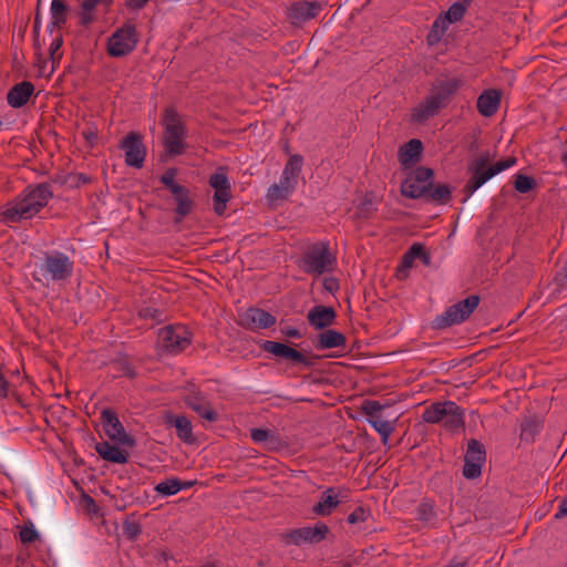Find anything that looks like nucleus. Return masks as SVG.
<instances>
[{"label": "nucleus", "instance_id": "nucleus-48", "mask_svg": "<svg viewBox=\"0 0 567 567\" xmlns=\"http://www.w3.org/2000/svg\"><path fill=\"white\" fill-rule=\"evenodd\" d=\"M209 185L215 189H230L228 177L224 173H215L209 177Z\"/></svg>", "mask_w": 567, "mask_h": 567}, {"label": "nucleus", "instance_id": "nucleus-46", "mask_svg": "<svg viewBox=\"0 0 567 567\" xmlns=\"http://www.w3.org/2000/svg\"><path fill=\"white\" fill-rule=\"evenodd\" d=\"M382 408L383 406L380 404V402L374 400H364L361 406L362 412L364 413V415L368 416V419L381 416L380 411L382 410Z\"/></svg>", "mask_w": 567, "mask_h": 567}, {"label": "nucleus", "instance_id": "nucleus-63", "mask_svg": "<svg viewBox=\"0 0 567 567\" xmlns=\"http://www.w3.org/2000/svg\"><path fill=\"white\" fill-rule=\"evenodd\" d=\"M195 481H181L182 489L190 488L195 485Z\"/></svg>", "mask_w": 567, "mask_h": 567}, {"label": "nucleus", "instance_id": "nucleus-41", "mask_svg": "<svg viewBox=\"0 0 567 567\" xmlns=\"http://www.w3.org/2000/svg\"><path fill=\"white\" fill-rule=\"evenodd\" d=\"M515 189L520 194H526L536 187V181L532 176L517 174L514 182Z\"/></svg>", "mask_w": 567, "mask_h": 567}, {"label": "nucleus", "instance_id": "nucleus-50", "mask_svg": "<svg viewBox=\"0 0 567 567\" xmlns=\"http://www.w3.org/2000/svg\"><path fill=\"white\" fill-rule=\"evenodd\" d=\"M19 536H20V540L23 544L33 543V542H35L40 537L39 533L33 527L32 524L30 526L22 527L20 533H19Z\"/></svg>", "mask_w": 567, "mask_h": 567}, {"label": "nucleus", "instance_id": "nucleus-38", "mask_svg": "<svg viewBox=\"0 0 567 567\" xmlns=\"http://www.w3.org/2000/svg\"><path fill=\"white\" fill-rule=\"evenodd\" d=\"M112 369L116 377H127L130 379H134L136 377L134 367L126 359L113 361Z\"/></svg>", "mask_w": 567, "mask_h": 567}, {"label": "nucleus", "instance_id": "nucleus-27", "mask_svg": "<svg viewBox=\"0 0 567 567\" xmlns=\"http://www.w3.org/2000/svg\"><path fill=\"white\" fill-rule=\"evenodd\" d=\"M95 450L99 455L107 462L125 464L128 461V454L126 452L109 442L97 443Z\"/></svg>", "mask_w": 567, "mask_h": 567}, {"label": "nucleus", "instance_id": "nucleus-49", "mask_svg": "<svg viewBox=\"0 0 567 567\" xmlns=\"http://www.w3.org/2000/svg\"><path fill=\"white\" fill-rule=\"evenodd\" d=\"M92 182L91 176L83 173H69V187L79 188Z\"/></svg>", "mask_w": 567, "mask_h": 567}, {"label": "nucleus", "instance_id": "nucleus-39", "mask_svg": "<svg viewBox=\"0 0 567 567\" xmlns=\"http://www.w3.org/2000/svg\"><path fill=\"white\" fill-rule=\"evenodd\" d=\"M447 23L445 22V20L442 19V17L437 18L433 24H432V28L427 34V42L430 44H434L436 42H439L442 37L444 35L446 29H447Z\"/></svg>", "mask_w": 567, "mask_h": 567}, {"label": "nucleus", "instance_id": "nucleus-47", "mask_svg": "<svg viewBox=\"0 0 567 567\" xmlns=\"http://www.w3.org/2000/svg\"><path fill=\"white\" fill-rule=\"evenodd\" d=\"M484 463L480 462H470L468 460H464L463 475L468 480L477 478L482 473V465Z\"/></svg>", "mask_w": 567, "mask_h": 567}, {"label": "nucleus", "instance_id": "nucleus-51", "mask_svg": "<svg viewBox=\"0 0 567 567\" xmlns=\"http://www.w3.org/2000/svg\"><path fill=\"white\" fill-rule=\"evenodd\" d=\"M375 212L374 204L371 199L365 198L358 207H357V216L359 218H369Z\"/></svg>", "mask_w": 567, "mask_h": 567}, {"label": "nucleus", "instance_id": "nucleus-5", "mask_svg": "<svg viewBox=\"0 0 567 567\" xmlns=\"http://www.w3.org/2000/svg\"><path fill=\"white\" fill-rule=\"evenodd\" d=\"M334 264L336 257L331 254L329 244L319 241L306 250L301 268L306 274L322 275L331 271Z\"/></svg>", "mask_w": 567, "mask_h": 567}, {"label": "nucleus", "instance_id": "nucleus-9", "mask_svg": "<svg viewBox=\"0 0 567 567\" xmlns=\"http://www.w3.org/2000/svg\"><path fill=\"white\" fill-rule=\"evenodd\" d=\"M74 264L61 251L45 252L41 265L42 275L52 281H64L73 275Z\"/></svg>", "mask_w": 567, "mask_h": 567}, {"label": "nucleus", "instance_id": "nucleus-36", "mask_svg": "<svg viewBox=\"0 0 567 567\" xmlns=\"http://www.w3.org/2000/svg\"><path fill=\"white\" fill-rule=\"evenodd\" d=\"M436 512L434 504L430 501H423L416 508V518L424 524H432L435 520Z\"/></svg>", "mask_w": 567, "mask_h": 567}, {"label": "nucleus", "instance_id": "nucleus-40", "mask_svg": "<svg viewBox=\"0 0 567 567\" xmlns=\"http://www.w3.org/2000/svg\"><path fill=\"white\" fill-rule=\"evenodd\" d=\"M230 189H218L214 194V210L221 216L226 210V204L230 199Z\"/></svg>", "mask_w": 567, "mask_h": 567}, {"label": "nucleus", "instance_id": "nucleus-7", "mask_svg": "<svg viewBox=\"0 0 567 567\" xmlns=\"http://www.w3.org/2000/svg\"><path fill=\"white\" fill-rule=\"evenodd\" d=\"M478 296H468L466 299L449 307L442 315L437 316L433 321V328L445 329L465 321L478 307Z\"/></svg>", "mask_w": 567, "mask_h": 567}, {"label": "nucleus", "instance_id": "nucleus-55", "mask_svg": "<svg viewBox=\"0 0 567 567\" xmlns=\"http://www.w3.org/2000/svg\"><path fill=\"white\" fill-rule=\"evenodd\" d=\"M411 247L419 248V254L415 255V259L419 258L425 266L431 264V255L425 250V247L422 244L415 243Z\"/></svg>", "mask_w": 567, "mask_h": 567}, {"label": "nucleus", "instance_id": "nucleus-33", "mask_svg": "<svg viewBox=\"0 0 567 567\" xmlns=\"http://www.w3.org/2000/svg\"><path fill=\"white\" fill-rule=\"evenodd\" d=\"M464 460L484 463L486 460L484 445L475 439L470 440Z\"/></svg>", "mask_w": 567, "mask_h": 567}, {"label": "nucleus", "instance_id": "nucleus-15", "mask_svg": "<svg viewBox=\"0 0 567 567\" xmlns=\"http://www.w3.org/2000/svg\"><path fill=\"white\" fill-rule=\"evenodd\" d=\"M323 6L320 1L299 0L288 9V18L293 25H300L319 16Z\"/></svg>", "mask_w": 567, "mask_h": 567}, {"label": "nucleus", "instance_id": "nucleus-12", "mask_svg": "<svg viewBox=\"0 0 567 567\" xmlns=\"http://www.w3.org/2000/svg\"><path fill=\"white\" fill-rule=\"evenodd\" d=\"M159 343L169 353H179L190 344L189 332L183 326H167L159 330Z\"/></svg>", "mask_w": 567, "mask_h": 567}, {"label": "nucleus", "instance_id": "nucleus-10", "mask_svg": "<svg viewBox=\"0 0 567 567\" xmlns=\"http://www.w3.org/2000/svg\"><path fill=\"white\" fill-rule=\"evenodd\" d=\"M137 42L136 27L132 23H126L109 38L107 52L114 58L126 56L136 48Z\"/></svg>", "mask_w": 567, "mask_h": 567}, {"label": "nucleus", "instance_id": "nucleus-45", "mask_svg": "<svg viewBox=\"0 0 567 567\" xmlns=\"http://www.w3.org/2000/svg\"><path fill=\"white\" fill-rule=\"evenodd\" d=\"M176 168H168L162 176L161 183L169 189L171 193H177L179 190L181 184L175 182Z\"/></svg>", "mask_w": 567, "mask_h": 567}, {"label": "nucleus", "instance_id": "nucleus-6", "mask_svg": "<svg viewBox=\"0 0 567 567\" xmlns=\"http://www.w3.org/2000/svg\"><path fill=\"white\" fill-rule=\"evenodd\" d=\"M329 534V526L326 523L318 522L313 527L303 526L289 529L281 534L280 538L281 542L287 546L317 545L324 540Z\"/></svg>", "mask_w": 567, "mask_h": 567}, {"label": "nucleus", "instance_id": "nucleus-29", "mask_svg": "<svg viewBox=\"0 0 567 567\" xmlns=\"http://www.w3.org/2000/svg\"><path fill=\"white\" fill-rule=\"evenodd\" d=\"M423 199L426 203H434L439 205L447 204L452 199V189L449 185L437 184L429 186Z\"/></svg>", "mask_w": 567, "mask_h": 567}, {"label": "nucleus", "instance_id": "nucleus-58", "mask_svg": "<svg viewBox=\"0 0 567 567\" xmlns=\"http://www.w3.org/2000/svg\"><path fill=\"white\" fill-rule=\"evenodd\" d=\"M40 28H41V16H40V10L37 9L34 22H33V33L35 37V41L39 38Z\"/></svg>", "mask_w": 567, "mask_h": 567}, {"label": "nucleus", "instance_id": "nucleus-61", "mask_svg": "<svg viewBox=\"0 0 567 567\" xmlns=\"http://www.w3.org/2000/svg\"><path fill=\"white\" fill-rule=\"evenodd\" d=\"M565 516H567V499L561 501L558 512L555 514V517L557 519L563 518Z\"/></svg>", "mask_w": 567, "mask_h": 567}, {"label": "nucleus", "instance_id": "nucleus-60", "mask_svg": "<svg viewBox=\"0 0 567 567\" xmlns=\"http://www.w3.org/2000/svg\"><path fill=\"white\" fill-rule=\"evenodd\" d=\"M282 332H284V334H286L289 338L300 339L303 337V334L297 328L289 327V328L282 330Z\"/></svg>", "mask_w": 567, "mask_h": 567}, {"label": "nucleus", "instance_id": "nucleus-28", "mask_svg": "<svg viewBox=\"0 0 567 567\" xmlns=\"http://www.w3.org/2000/svg\"><path fill=\"white\" fill-rule=\"evenodd\" d=\"M340 501L333 487L327 488L320 501L312 507V513L319 516H328L339 505Z\"/></svg>", "mask_w": 567, "mask_h": 567}, {"label": "nucleus", "instance_id": "nucleus-26", "mask_svg": "<svg viewBox=\"0 0 567 567\" xmlns=\"http://www.w3.org/2000/svg\"><path fill=\"white\" fill-rule=\"evenodd\" d=\"M346 336L337 330L328 329L317 336L315 348L317 350H326L346 347Z\"/></svg>", "mask_w": 567, "mask_h": 567}, {"label": "nucleus", "instance_id": "nucleus-11", "mask_svg": "<svg viewBox=\"0 0 567 567\" xmlns=\"http://www.w3.org/2000/svg\"><path fill=\"white\" fill-rule=\"evenodd\" d=\"M434 172L432 168L419 166L413 169L401 184V193L404 197L419 199L426 194L432 186Z\"/></svg>", "mask_w": 567, "mask_h": 567}, {"label": "nucleus", "instance_id": "nucleus-24", "mask_svg": "<svg viewBox=\"0 0 567 567\" xmlns=\"http://www.w3.org/2000/svg\"><path fill=\"white\" fill-rule=\"evenodd\" d=\"M176 203L175 208V223H181L194 209L195 203L190 196V190L181 186L177 193H172Z\"/></svg>", "mask_w": 567, "mask_h": 567}, {"label": "nucleus", "instance_id": "nucleus-44", "mask_svg": "<svg viewBox=\"0 0 567 567\" xmlns=\"http://www.w3.org/2000/svg\"><path fill=\"white\" fill-rule=\"evenodd\" d=\"M250 437L255 443H269L276 442L274 433L268 429H251Z\"/></svg>", "mask_w": 567, "mask_h": 567}, {"label": "nucleus", "instance_id": "nucleus-25", "mask_svg": "<svg viewBox=\"0 0 567 567\" xmlns=\"http://www.w3.org/2000/svg\"><path fill=\"white\" fill-rule=\"evenodd\" d=\"M501 103V93L497 90H485L477 99L476 107L483 116L494 115Z\"/></svg>", "mask_w": 567, "mask_h": 567}, {"label": "nucleus", "instance_id": "nucleus-31", "mask_svg": "<svg viewBox=\"0 0 567 567\" xmlns=\"http://www.w3.org/2000/svg\"><path fill=\"white\" fill-rule=\"evenodd\" d=\"M50 11L51 22L49 24V30L52 33L54 29H59L66 22L68 6L63 0H52Z\"/></svg>", "mask_w": 567, "mask_h": 567}, {"label": "nucleus", "instance_id": "nucleus-4", "mask_svg": "<svg viewBox=\"0 0 567 567\" xmlns=\"http://www.w3.org/2000/svg\"><path fill=\"white\" fill-rule=\"evenodd\" d=\"M164 125V147L168 155L176 156L184 153L187 147L185 141V125L174 109H167L163 120Z\"/></svg>", "mask_w": 567, "mask_h": 567}, {"label": "nucleus", "instance_id": "nucleus-16", "mask_svg": "<svg viewBox=\"0 0 567 567\" xmlns=\"http://www.w3.org/2000/svg\"><path fill=\"white\" fill-rule=\"evenodd\" d=\"M239 323L250 330L267 329L276 323V317L262 309L249 308L240 316Z\"/></svg>", "mask_w": 567, "mask_h": 567}, {"label": "nucleus", "instance_id": "nucleus-18", "mask_svg": "<svg viewBox=\"0 0 567 567\" xmlns=\"http://www.w3.org/2000/svg\"><path fill=\"white\" fill-rule=\"evenodd\" d=\"M337 313L332 307L315 306L307 315V319L315 329H324L336 320Z\"/></svg>", "mask_w": 567, "mask_h": 567}, {"label": "nucleus", "instance_id": "nucleus-19", "mask_svg": "<svg viewBox=\"0 0 567 567\" xmlns=\"http://www.w3.org/2000/svg\"><path fill=\"white\" fill-rule=\"evenodd\" d=\"M34 92V85L29 81H22L13 85L8 94L7 101L11 107L19 109L27 104Z\"/></svg>", "mask_w": 567, "mask_h": 567}, {"label": "nucleus", "instance_id": "nucleus-62", "mask_svg": "<svg viewBox=\"0 0 567 567\" xmlns=\"http://www.w3.org/2000/svg\"><path fill=\"white\" fill-rule=\"evenodd\" d=\"M324 288L329 291H333L336 289H338L339 285L337 282V280L334 278H327L324 280Z\"/></svg>", "mask_w": 567, "mask_h": 567}, {"label": "nucleus", "instance_id": "nucleus-57", "mask_svg": "<svg viewBox=\"0 0 567 567\" xmlns=\"http://www.w3.org/2000/svg\"><path fill=\"white\" fill-rule=\"evenodd\" d=\"M150 0H125L126 7L133 10L143 9Z\"/></svg>", "mask_w": 567, "mask_h": 567}, {"label": "nucleus", "instance_id": "nucleus-2", "mask_svg": "<svg viewBox=\"0 0 567 567\" xmlns=\"http://www.w3.org/2000/svg\"><path fill=\"white\" fill-rule=\"evenodd\" d=\"M462 84L458 78L440 79L433 82L429 95L412 110V122L421 124L437 115L447 106Z\"/></svg>", "mask_w": 567, "mask_h": 567}, {"label": "nucleus", "instance_id": "nucleus-1", "mask_svg": "<svg viewBox=\"0 0 567 567\" xmlns=\"http://www.w3.org/2000/svg\"><path fill=\"white\" fill-rule=\"evenodd\" d=\"M53 197L50 183L27 186L21 194L6 204L0 210L3 223H20L31 219L44 208Z\"/></svg>", "mask_w": 567, "mask_h": 567}, {"label": "nucleus", "instance_id": "nucleus-21", "mask_svg": "<svg viewBox=\"0 0 567 567\" xmlns=\"http://www.w3.org/2000/svg\"><path fill=\"white\" fill-rule=\"evenodd\" d=\"M165 424L176 429L177 436L185 443L192 444L195 441L193 435V426L185 415H174L167 413L165 415Z\"/></svg>", "mask_w": 567, "mask_h": 567}, {"label": "nucleus", "instance_id": "nucleus-52", "mask_svg": "<svg viewBox=\"0 0 567 567\" xmlns=\"http://www.w3.org/2000/svg\"><path fill=\"white\" fill-rule=\"evenodd\" d=\"M123 533L128 539H135L141 533V525L136 522H125L123 525Z\"/></svg>", "mask_w": 567, "mask_h": 567}, {"label": "nucleus", "instance_id": "nucleus-13", "mask_svg": "<svg viewBox=\"0 0 567 567\" xmlns=\"http://www.w3.org/2000/svg\"><path fill=\"white\" fill-rule=\"evenodd\" d=\"M120 148L125 153V164L131 167L142 168L146 157V147L140 133L130 132L121 141Z\"/></svg>", "mask_w": 567, "mask_h": 567}, {"label": "nucleus", "instance_id": "nucleus-37", "mask_svg": "<svg viewBox=\"0 0 567 567\" xmlns=\"http://www.w3.org/2000/svg\"><path fill=\"white\" fill-rule=\"evenodd\" d=\"M155 491L164 496L175 495L179 491H182L181 480L172 477L164 482H161L155 486Z\"/></svg>", "mask_w": 567, "mask_h": 567}, {"label": "nucleus", "instance_id": "nucleus-42", "mask_svg": "<svg viewBox=\"0 0 567 567\" xmlns=\"http://www.w3.org/2000/svg\"><path fill=\"white\" fill-rule=\"evenodd\" d=\"M417 247H410L409 250L403 255L401 265L398 269V276L401 278L406 276V271L412 268L415 260V255L419 254Z\"/></svg>", "mask_w": 567, "mask_h": 567}, {"label": "nucleus", "instance_id": "nucleus-17", "mask_svg": "<svg viewBox=\"0 0 567 567\" xmlns=\"http://www.w3.org/2000/svg\"><path fill=\"white\" fill-rule=\"evenodd\" d=\"M185 403L200 417L215 422L217 420V413L212 408L209 401L200 393L193 392L185 398Z\"/></svg>", "mask_w": 567, "mask_h": 567}, {"label": "nucleus", "instance_id": "nucleus-30", "mask_svg": "<svg viewBox=\"0 0 567 567\" xmlns=\"http://www.w3.org/2000/svg\"><path fill=\"white\" fill-rule=\"evenodd\" d=\"M453 408L454 409H451L450 411H447L449 414L446 415L442 425L447 431L457 432L460 430H463L465 426V420H464L465 411H464V409L458 406L455 402L453 403Z\"/></svg>", "mask_w": 567, "mask_h": 567}, {"label": "nucleus", "instance_id": "nucleus-54", "mask_svg": "<svg viewBox=\"0 0 567 567\" xmlns=\"http://www.w3.org/2000/svg\"><path fill=\"white\" fill-rule=\"evenodd\" d=\"M367 519V512L363 507H357L349 516L348 523L357 524Z\"/></svg>", "mask_w": 567, "mask_h": 567}, {"label": "nucleus", "instance_id": "nucleus-34", "mask_svg": "<svg viewBox=\"0 0 567 567\" xmlns=\"http://www.w3.org/2000/svg\"><path fill=\"white\" fill-rule=\"evenodd\" d=\"M371 426L380 434L383 444H386L390 435L394 431V426L391 422L383 420L381 416L374 419H368Z\"/></svg>", "mask_w": 567, "mask_h": 567}, {"label": "nucleus", "instance_id": "nucleus-3", "mask_svg": "<svg viewBox=\"0 0 567 567\" xmlns=\"http://www.w3.org/2000/svg\"><path fill=\"white\" fill-rule=\"evenodd\" d=\"M493 157V154L487 151L470 163L468 169L472 176L464 187V190L467 192L468 195H472L492 177L512 167L516 163V158L509 156L506 159L491 164Z\"/></svg>", "mask_w": 567, "mask_h": 567}, {"label": "nucleus", "instance_id": "nucleus-32", "mask_svg": "<svg viewBox=\"0 0 567 567\" xmlns=\"http://www.w3.org/2000/svg\"><path fill=\"white\" fill-rule=\"evenodd\" d=\"M112 0H83L81 3V11L79 13L80 23L84 27L90 25L96 20L94 13L95 8L100 3L109 4Z\"/></svg>", "mask_w": 567, "mask_h": 567}, {"label": "nucleus", "instance_id": "nucleus-22", "mask_svg": "<svg viewBox=\"0 0 567 567\" xmlns=\"http://www.w3.org/2000/svg\"><path fill=\"white\" fill-rule=\"evenodd\" d=\"M423 144L417 138H412L399 150V162L405 168L413 166L421 158Z\"/></svg>", "mask_w": 567, "mask_h": 567}, {"label": "nucleus", "instance_id": "nucleus-23", "mask_svg": "<svg viewBox=\"0 0 567 567\" xmlns=\"http://www.w3.org/2000/svg\"><path fill=\"white\" fill-rule=\"evenodd\" d=\"M454 401H437L426 406L422 413V420L425 423L437 424L444 422L446 415L453 408Z\"/></svg>", "mask_w": 567, "mask_h": 567}, {"label": "nucleus", "instance_id": "nucleus-14", "mask_svg": "<svg viewBox=\"0 0 567 567\" xmlns=\"http://www.w3.org/2000/svg\"><path fill=\"white\" fill-rule=\"evenodd\" d=\"M101 420L103 429L111 440L127 446H133L135 444L134 439L125 432L117 414L113 410H103L101 413Z\"/></svg>", "mask_w": 567, "mask_h": 567}, {"label": "nucleus", "instance_id": "nucleus-20", "mask_svg": "<svg viewBox=\"0 0 567 567\" xmlns=\"http://www.w3.org/2000/svg\"><path fill=\"white\" fill-rule=\"evenodd\" d=\"M297 181L281 174L280 181L272 184L267 190V199L270 203L287 199L296 189Z\"/></svg>", "mask_w": 567, "mask_h": 567}, {"label": "nucleus", "instance_id": "nucleus-64", "mask_svg": "<svg viewBox=\"0 0 567 567\" xmlns=\"http://www.w3.org/2000/svg\"><path fill=\"white\" fill-rule=\"evenodd\" d=\"M473 0H460L457 1L456 3H463L465 6V10L467 9V7L471 4Z\"/></svg>", "mask_w": 567, "mask_h": 567}, {"label": "nucleus", "instance_id": "nucleus-53", "mask_svg": "<svg viewBox=\"0 0 567 567\" xmlns=\"http://www.w3.org/2000/svg\"><path fill=\"white\" fill-rule=\"evenodd\" d=\"M162 311L153 307H143L138 311V316L143 319H152L154 321L162 320Z\"/></svg>", "mask_w": 567, "mask_h": 567}, {"label": "nucleus", "instance_id": "nucleus-59", "mask_svg": "<svg viewBox=\"0 0 567 567\" xmlns=\"http://www.w3.org/2000/svg\"><path fill=\"white\" fill-rule=\"evenodd\" d=\"M63 43L62 37L58 35L50 45V54L53 58L55 52L61 48Z\"/></svg>", "mask_w": 567, "mask_h": 567}, {"label": "nucleus", "instance_id": "nucleus-8", "mask_svg": "<svg viewBox=\"0 0 567 567\" xmlns=\"http://www.w3.org/2000/svg\"><path fill=\"white\" fill-rule=\"evenodd\" d=\"M261 349L272 354L277 360H284L292 365H302L308 369L313 368L317 360L320 359L318 354L306 355L286 343L271 340L264 341Z\"/></svg>", "mask_w": 567, "mask_h": 567}, {"label": "nucleus", "instance_id": "nucleus-56", "mask_svg": "<svg viewBox=\"0 0 567 567\" xmlns=\"http://www.w3.org/2000/svg\"><path fill=\"white\" fill-rule=\"evenodd\" d=\"M49 183H50V185L53 183V184H58L61 186L62 185L69 186V174H56L51 177V181Z\"/></svg>", "mask_w": 567, "mask_h": 567}, {"label": "nucleus", "instance_id": "nucleus-35", "mask_svg": "<svg viewBox=\"0 0 567 567\" xmlns=\"http://www.w3.org/2000/svg\"><path fill=\"white\" fill-rule=\"evenodd\" d=\"M303 158L299 154L291 155L286 163L282 175L290 177L298 182L299 175L301 173Z\"/></svg>", "mask_w": 567, "mask_h": 567}, {"label": "nucleus", "instance_id": "nucleus-43", "mask_svg": "<svg viewBox=\"0 0 567 567\" xmlns=\"http://www.w3.org/2000/svg\"><path fill=\"white\" fill-rule=\"evenodd\" d=\"M465 12V6L463 3L455 2L449 8V10L444 13V17L442 19L445 20L447 24L455 23L462 20Z\"/></svg>", "mask_w": 567, "mask_h": 567}]
</instances>
